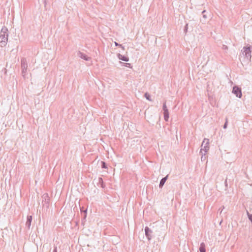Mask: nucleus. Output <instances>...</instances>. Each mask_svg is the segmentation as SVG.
Here are the masks:
<instances>
[{
    "instance_id": "f257e3e1",
    "label": "nucleus",
    "mask_w": 252,
    "mask_h": 252,
    "mask_svg": "<svg viewBox=\"0 0 252 252\" xmlns=\"http://www.w3.org/2000/svg\"><path fill=\"white\" fill-rule=\"evenodd\" d=\"M8 30L6 27H3L0 32V44L3 47L6 46L8 40Z\"/></svg>"
},
{
    "instance_id": "f03ea898",
    "label": "nucleus",
    "mask_w": 252,
    "mask_h": 252,
    "mask_svg": "<svg viewBox=\"0 0 252 252\" xmlns=\"http://www.w3.org/2000/svg\"><path fill=\"white\" fill-rule=\"evenodd\" d=\"M21 65L22 69V75L23 77L25 79L27 73L28 63L25 58H22L21 60Z\"/></svg>"
},
{
    "instance_id": "7ed1b4c3",
    "label": "nucleus",
    "mask_w": 252,
    "mask_h": 252,
    "mask_svg": "<svg viewBox=\"0 0 252 252\" xmlns=\"http://www.w3.org/2000/svg\"><path fill=\"white\" fill-rule=\"evenodd\" d=\"M243 55L249 61H251V47L250 46H244L243 47Z\"/></svg>"
},
{
    "instance_id": "20e7f679",
    "label": "nucleus",
    "mask_w": 252,
    "mask_h": 252,
    "mask_svg": "<svg viewBox=\"0 0 252 252\" xmlns=\"http://www.w3.org/2000/svg\"><path fill=\"white\" fill-rule=\"evenodd\" d=\"M209 139L205 138L204 140L202 142V145H201V149L200 150V153L203 154L202 151H204V155H205V153L207 152V151L209 149Z\"/></svg>"
},
{
    "instance_id": "39448f33",
    "label": "nucleus",
    "mask_w": 252,
    "mask_h": 252,
    "mask_svg": "<svg viewBox=\"0 0 252 252\" xmlns=\"http://www.w3.org/2000/svg\"><path fill=\"white\" fill-rule=\"evenodd\" d=\"M232 93L236 95L239 98H241L242 96L241 89L237 86H234L233 87Z\"/></svg>"
},
{
    "instance_id": "423d86ee",
    "label": "nucleus",
    "mask_w": 252,
    "mask_h": 252,
    "mask_svg": "<svg viewBox=\"0 0 252 252\" xmlns=\"http://www.w3.org/2000/svg\"><path fill=\"white\" fill-rule=\"evenodd\" d=\"M162 109L163 110L164 119L166 122H168L169 117V113L167 108L165 102L163 104Z\"/></svg>"
},
{
    "instance_id": "0eeeda50",
    "label": "nucleus",
    "mask_w": 252,
    "mask_h": 252,
    "mask_svg": "<svg viewBox=\"0 0 252 252\" xmlns=\"http://www.w3.org/2000/svg\"><path fill=\"white\" fill-rule=\"evenodd\" d=\"M153 233L152 230L149 228L148 226H146L145 228V234L147 239L150 241L152 238V234Z\"/></svg>"
},
{
    "instance_id": "6e6552de",
    "label": "nucleus",
    "mask_w": 252,
    "mask_h": 252,
    "mask_svg": "<svg viewBox=\"0 0 252 252\" xmlns=\"http://www.w3.org/2000/svg\"><path fill=\"white\" fill-rule=\"evenodd\" d=\"M77 55L79 57L84 59L85 61H89L91 59L90 57H88L86 55L80 51L78 52Z\"/></svg>"
},
{
    "instance_id": "1a4fd4ad",
    "label": "nucleus",
    "mask_w": 252,
    "mask_h": 252,
    "mask_svg": "<svg viewBox=\"0 0 252 252\" xmlns=\"http://www.w3.org/2000/svg\"><path fill=\"white\" fill-rule=\"evenodd\" d=\"M32 216H28L27 218V221L26 222V226L28 229H30V227L31 225V223L32 221Z\"/></svg>"
},
{
    "instance_id": "9d476101",
    "label": "nucleus",
    "mask_w": 252,
    "mask_h": 252,
    "mask_svg": "<svg viewBox=\"0 0 252 252\" xmlns=\"http://www.w3.org/2000/svg\"><path fill=\"white\" fill-rule=\"evenodd\" d=\"M118 58L119 60H121L122 61H125V62H128L129 61L128 57L125 56L124 55H122L120 54H118L117 55Z\"/></svg>"
},
{
    "instance_id": "9b49d317",
    "label": "nucleus",
    "mask_w": 252,
    "mask_h": 252,
    "mask_svg": "<svg viewBox=\"0 0 252 252\" xmlns=\"http://www.w3.org/2000/svg\"><path fill=\"white\" fill-rule=\"evenodd\" d=\"M168 176L167 175L161 179L160 183H159V188H162L163 187V186H164L165 182L166 181V180L168 178Z\"/></svg>"
},
{
    "instance_id": "f8f14e48",
    "label": "nucleus",
    "mask_w": 252,
    "mask_h": 252,
    "mask_svg": "<svg viewBox=\"0 0 252 252\" xmlns=\"http://www.w3.org/2000/svg\"><path fill=\"white\" fill-rule=\"evenodd\" d=\"M200 252H206V248L204 243L202 242L200 244L199 247Z\"/></svg>"
},
{
    "instance_id": "ddd939ff",
    "label": "nucleus",
    "mask_w": 252,
    "mask_h": 252,
    "mask_svg": "<svg viewBox=\"0 0 252 252\" xmlns=\"http://www.w3.org/2000/svg\"><path fill=\"white\" fill-rule=\"evenodd\" d=\"M98 184L100 185L102 188H104L105 186L101 177L98 178Z\"/></svg>"
},
{
    "instance_id": "4468645a",
    "label": "nucleus",
    "mask_w": 252,
    "mask_h": 252,
    "mask_svg": "<svg viewBox=\"0 0 252 252\" xmlns=\"http://www.w3.org/2000/svg\"><path fill=\"white\" fill-rule=\"evenodd\" d=\"M144 96L147 100L152 101V99H151V95L148 93H145Z\"/></svg>"
},
{
    "instance_id": "2eb2a0df",
    "label": "nucleus",
    "mask_w": 252,
    "mask_h": 252,
    "mask_svg": "<svg viewBox=\"0 0 252 252\" xmlns=\"http://www.w3.org/2000/svg\"><path fill=\"white\" fill-rule=\"evenodd\" d=\"M101 167L104 169H106L107 168L106 163L104 161H102L101 162Z\"/></svg>"
},
{
    "instance_id": "dca6fc26",
    "label": "nucleus",
    "mask_w": 252,
    "mask_h": 252,
    "mask_svg": "<svg viewBox=\"0 0 252 252\" xmlns=\"http://www.w3.org/2000/svg\"><path fill=\"white\" fill-rule=\"evenodd\" d=\"M247 213L249 220L252 222V214L249 213L248 211H247Z\"/></svg>"
},
{
    "instance_id": "f3484780",
    "label": "nucleus",
    "mask_w": 252,
    "mask_h": 252,
    "mask_svg": "<svg viewBox=\"0 0 252 252\" xmlns=\"http://www.w3.org/2000/svg\"><path fill=\"white\" fill-rule=\"evenodd\" d=\"M120 63H123V66H126V67H131V64L130 63H122L121 62H120Z\"/></svg>"
},
{
    "instance_id": "a211bd4d",
    "label": "nucleus",
    "mask_w": 252,
    "mask_h": 252,
    "mask_svg": "<svg viewBox=\"0 0 252 252\" xmlns=\"http://www.w3.org/2000/svg\"><path fill=\"white\" fill-rule=\"evenodd\" d=\"M227 124H228V119H227V118H226L225 122L223 126V128L225 129V128H227Z\"/></svg>"
},
{
    "instance_id": "6ab92c4d",
    "label": "nucleus",
    "mask_w": 252,
    "mask_h": 252,
    "mask_svg": "<svg viewBox=\"0 0 252 252\" xmlns=\"http://www.w3.org/2000/svg\"><path fill=\"white\" fill-rule=\"evenodd\" d=\"M188 24H187L186 26H185L184 31L185 33H186L188 32Z\"/></svg>"
},
{
    "instance_id": "aec40b11",
    "label": "nucleus",
    "mask_w": 252,
    "mask_h": 252,
    "mask_svg": "<svg viewBox=\"0 0 252 252\" xmlns=\"http://www.w3.org/2000/svg\"><path fill=\"white\" fill-rule=\"evenodd\" d=\"M206 12V10H204L202 12V13L203 14V18H207V16L206 15V14H204V13Z\"/></svg>"
},
{
    "instance_id": "412c9836",
    "label": "nucleus",
    "mask_w": 252,
    "mask_h": 252,
    "mask_svg": "<svg viewBox=\"0 0 252 252\" xmlns=\"http://www.w3.org/2000/svg\"><path fill=\"white\" fill-rule=\"evenodd\" d=\"M222 49L223 50H227V49H228V47H227V46L226 45H222Z\"/></svg>"
},
{
    "instance_id": "4be33fe9",
    "label": "nucleus",
    "mask_w": 252,
    "mask_h": 252,
    "mask_svg": "<svg viewBox=\"0 0 252 252\" xmlns=\"http://www.w3.org/2000/svg\"><path fill=\"white\" fill-rule=\"evenodd\" d=\"M202 155H203V154H202ZM206 159V157L203 155H202L201 157V161H204Z\"/></svg>"
},
{
    "instance_id": "5701e85b",
    "label": "nucleus",
    "mask_w": 252,
    "mask_h": 252,
    "mask_svg": "<svg viewBox=\"0 0 252 252\" xmlns=\"http://www.w3.org/2000/svg\"><path fill=\"white\" fill-rule=\"evenodd\" d=\"M114 44H115V45L116 46L122 47V44H119L117 42H115Z\"/></svg>"
},
{
    "instance_id": "b1692460",
    "label": "nucleus",
    "mask_w": 252,
    "mask_h": 252,
    "mask_svg": "<svg viewBox=\"0 0 252 252\" xmlns=\"http://www.w3.org/2000/svg\"><path fill=\"white\" fill-rule=\"evenodd\" d=\"M43 197L45 198V200H46V197H48V194H44L43 195Z\"/></svg>"
},
{
    "instance_id": "393cba45",
    "label": "nucleus",
    "mask_w": 252,
    "mask_h": 252,
    "mask_svg": "<svg viewBox=\"0 0 252 252\" xmlns=\"http://www.w3.org/2000/svg\"><path fill=\"white\" fill-rule=\"evenodd\" d=\"M53 252H57V247L54 248Z\"/></svg>"
},
{
    "instance_id": "a878e982",
    "label": "nucleus",
    "mask_w": 252,
    "mask_h": 252,
    "mask_svg": "<svg viewBox=\"0 0 252 252\" xmlns=\"http://www.w3.org/2000/svg\"><path fill=\"white\" fill-rule=\"evenodd\" d=\"M225 187H227V179L225 181Z\"/></svg>"
},
{
    "instance_id": "bb28decb",
    "label": "nucleus",
    "mask_w": 252,
    "mask_h": 252,
    "mask_svg": "<svg viewBox=\"0 0 252 252\" xmlns=\"http://www.w3.org/2000/svg\"><path fill=\"white\" fill-rule=\"evenodd\" d=\"M84 212V213L85 214V218H86V214H87V210H85Z\"/></svg>"
},
{
    "instance_id": "cd10ccee",
    "label": "nucleus",
    "mask_w": 252,
    "mask_h": 252,
    "mask_svg": "<svg viewBox=\"0 0 252 252\" xmlns=\"http://www.w3.org/2000/svg\"><path fill=\"white\" fill-rule=\"evenodd\" d=\"M123 50H125V47L122 45V47H120Z\"/></svg>"
}]
</instances>
